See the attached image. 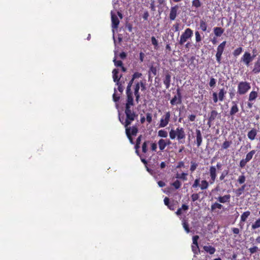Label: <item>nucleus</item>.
I'll return each mask as SVG.
<instances>
[{"instance_id": "38", "label": "nucleus", "mask_w": 260, "mask_h": 260, "mask_svg": "<svg viewBox=\"0 0 260 260\" xmlns=\"http://www.w3.org/2000/svg\"><path fill=\"white\" fill-rule=\"evenodd\" d=\"M243 48L241 47H239L236 49L233 52V55L235 56H239L242 52Z\"/></svg>"}, {"instance_id": "25", "label": "nucleus", "mask_w": 260, "mask_h": 260, "mask_svg": "<svg viewBox=\"0 0 260 260\" xmlns=\"http://www.w3.org/2000/svg\"><path fill=\"white\" fill-rule=\"evenodd\" d=\"M201 183L200 184V187L201 190H205L207 189L209 186L210 181L208 182L206 180H203L201 181Z\"/></svg>"}, {"instance_id": "54", "label": "nucleus", "mask_w": 260, "mask_h": 260, "mask_svg": "<svg viewBox=\"0 0 260 260\" xmlns=\"http://www.w3.org/2000/svg\"><path fill=\"white\" fill-rule=\"evenodd\" d=\"M125 27L127 28L128 31L130 32L133 31V25L130 23H127L125 25Z\"/></svg>"}, {"instance_id": "59", "label": "nucleus", "mask_w": 260, "mask_h": 260, "mask_svg": "<svg viewBox=\"0 0 260 260\" xmlns=\"http://www.w3.org/2000/svg\"><path fill=\"white\" fill-rule=\"evenodd\" d=\"M228 171H226V172H222L219 177V180L221 181L223 180L225 177V176L228 175Z\"/></svg>"}, {"instance_id": "32", "label": "nucleus", "mask_w": 260, "mask_h": 260, "mask_svg": "<svg viewBox=\"0 0 260 260\" xmlns=\"http://www.w3.org/2000/svg\"><path fill=\"white\" fill-rule=\"evenodd\" d=\"M200 27L203 31L207 30V24L205 21L201 20L200 22Z\"/></svg>"}, {"instance_id": "10", "label": "nucleus", "mask_w": 260, "mask_h": 260, "mask_svg": "<svg viewBox=\"0 0 260 260\" xmlns=\"http://www.w3.org/2000/svg\"><path fill=\"white\" fill-rule=\"evenodd\" d=\"M178 9L179 6L178 5H175L171 8L169 14V19L170 20L173 21L176 19L178 15Z\"/></svg>"}, {"instance_id": "62", "label": "nucleus", "mask_w": 260, "mask_h": 260, "mask_svg": "<svg viewBox=\"0 0 260 260\" xmlns=\"http://www.w3.org/2000/svg\"><path fill=\"white\" fill-rule=\"evenodd\" d=\"M179 26H180V24L179 23H176L173 25V29H174L175 31H179Z\"/></svg>"}, {"instance_id": "4", "label": "nucleus", "mask_w": 260, "mask_h": 260, "mask_svg": "<svg viewBox=\"0 0 260 260\" xmlns=\"http://www.w3.org/2000/svg\"><path fill=\"white\" fill-rule=\"evenodd\" d=\"M250 83L247 81H240L237 86V93L239 95H244L250 89Z\"/></svg>"}, {"instance_id": "63", "label": "nucleus", "mask_w": 260, "mask_h": 260, "mask_svg": "<svg viewBox=\"0 0 260 260\" xmlns=\"http://www.w3.org/2000/svg\"><path fill=\"white\" fill-rule=\"evenodd\" d=\"M157 149V144L155 143L151 144V149L153 151H156Z\"/></svg>"}, {"instance_id": "35", "label": "nucleus", "mask_w": 260, "mask_h": 260, "mask_svg": "<svg viewBox=\"0 0 260 260\" xmlns=\"http://www.w3.org/2000/svg\"><path fill=\"white\" fill-rule=\"evenodd\" d=\"M190 164H191V165H190V171L192 173L197 168V167L198 166V164L196 162L193 161H191L190 162Z\"/></svg>"}, {"instance_id": "57", "label": "nucleus", "mask_w": 260, "mask_h": 260, "mask_svg": "<svg viewBox=\"0 0 260 260\" xmlns=\"http://www.w3.org/2000/svg\"><path fill=\"white\" fill-rule=\"evenodd\" d=\"M140 88H141V89L142 91H144L146 89V86H145V83L144 82L141 81L140 82Z\"/></svg>"}, {"instance_id": "40", "label": "nucleus", "mask_w": 260, "mask_h": 260, "mask_svg": "<svg viewBox=\"0 0 260 260\" xmlns=\"http://www.w3.org/2000/svg\"><path fill=\"white\" fill-rule=\"evenodd\" d=\"M201 5L202 4L200 0H193L192 1V7H194L196 8H198L200 7Z\"/></svg>"}, {"instance_id": "44", "label": "nucleus", "mask_w": 260, "mask_h": 260, "mask_svg": "<svg viewBox=\"0 0 260 260\" xmlns=\"http://www.w3.org/2000/svg\"><path fill=\"white\" fill-rule=\"evenodd\" d=\"M216 83V81L215 79H214L213 77L211 78L210 80L209 83L210 87H214L215 86Z\"/></svg>"}, {"instance_id": "29", "label": "nucleus", "mask_w": 260, "mask_h": 260, "mask_svg": "<svg viewBox=\"0 0 260 260\" xmlns=\"http://www.w3.org/2000/svg\"><path fill=\"white\" fill-rule=\"evenodd\" d=\"M149 141H145L142 145V150L143 153L146 154L148 151V145L150 143Z\"/></svg>"}, {"instance_id": "27", "label": "nucleus", "mask_w": 260, "mask_h": 260, "mask_svg": "<svg viewBox=\"0 0 260 260\" xmlns=\"http://www.w3.org/2000/svg\"><path fill=\"white\" fill-rule=\"evenodd\" d=\"M188 175V174L186 173H177L176 174V177L177 178V179H181L183 181H186L187 180V176Z\"/></svg>"}, {"instance_id": "37", "label": "nucleus", "mask_w": 260, "mask_h": 260, "mask_svg": "<svg viewBox=\"0 0 260 260\" xmlns=\"http://www.w3.org/2000/svg\"><path fill=\"white\" fill-rule=\"evenodd\" d=\"M232 141H225L222 146H221V148L222 149H228L230 146V145L232 144Z\"/></svg>"}, {"instance_id": "45", "label": "nucleus", "mask_w": 260, "mask_h": 260, "mask_svg": "<svg viewBox=\"0 0 260 260\" xmlns=\"http://www.w3.org/2000/svg\"><path fill=\"white\" fill-rule=\"evenodd\" d=\"M245 180H246V178H245V176L242 175L239 177V178L238 179V182L240 184H243L245 182Z\"/></svg>"}, {"instance_id": "17", "label": "nucleus", "mask_w": 260, "mask_h": 260, "mask_svg": "<svg viewBox=\"0 0 260 260\" xmlns=\"http://www.w3.org/2000/svg\"><path fill=\"white\" fill-rule=\"evenodd\" d=\"M230 199H231V195L229 194L224 195L223 196H219L217 198V200L220 203H229L230 202Z\"/></svg>"}, {"instance_id": "51", "label": "nucleus", "mask_w": 260, "mask_h": 260, "mask_svg": "<svg viewBox=\"0 0 260 260\" xmlns=\"http://www.w3.org/2000/svg\"><path fill=\"white\" fill-rule=\"evenodd\" d=\"M152 44L155 46V48H157L158 47V42L154 37H151Z\"/></svg>"}, {"instance_id": "46", "label": "nucleus", "mask_w": 260, "mask_h": 260, "mask_svg": "<svg viewBox=\"0 0 260 260\" xmlns=\"http://www.w3.org/2000/svg\"><path fill=\"white\" fill-rule=\"evenodd\" d=\"M196 41L197 42H201L202 40L201 36L199 31H197L195 32Z\"/></svg>"}, {"instance_id": "19", "label": "nucleus", "mask_w": 260, "mask_h": 260, "mask_svg": "<svg viewBox=\"0 0 260 260\" xmlns=\"http://www.w3.org/2000/svg\"><path fill=\"white\" fill-rule=\"evenodd\" d=\"M257 130L255 128H252L248 132L247 137L250 140H254L257 135Z\"/></svg>"}, {"instance_id": "12", "label": "nucleus", "mask_w": 260, "mask_h": 260, "mask_svg": "<svg viewBox=\"0 0 260 260\" xmlns=\"http://www.w3.org/2000/svg\"><path fill=\"white\" fill-rule=\"evenodd\" d=\"M111 21H112V27L114 29H117L119 24V20L116 16V15L111 12Z\"/></svg>"}, {"instance_id": "18", "label": "nucleus", "mask_w": 260, "mask_h": 260, "mask_svg": "<svg viewBox=\"0 0 260 260\" xmlns=\"http://www.w3.org/2000/svg\"><path fill=\"white\" fill-rule=\"evenodd\" d=\"M196 141L197 145L199 147L201 146L202 142V137L201 131L199 129H197L196 131Z\"/></svg>"}, {"instance_id": "52", "label": "nucleus", "mask_w": 260, "mask_h": 260, "mask_svg": "<svg viewBox=\"0 0 260 260\" xmlns=\"http://www.w3.org/2000/svg\"><path fill=\"white\" fill-rule=\"evenodd\" d=\"M191 200L193 202H194L197 200H198L199 198V193H193L191 196Z\"/></svg>"}, {"instance_id": "9", "label": "nucleus", "mask_w": 260, "mask_h": 260, "mask_svg": "<svg viewBox=\"0 0 260 260\" xmlns=\"http://www.w3.org/2000/svg\"><path fill=\"white\" fill-rule=\"evenodd\" d=\"M209 175L210 177V184H212L215 182L217 177V170L216 167L213 166L210 167Z\"/></svg>"}, {"instance_id": "58", "label": "nucleus", "mask_w": 260, "mask_h": 260, "mask_svg": "<svg viewBox=\"0 0 260 260\" xmlns=\"http://www.w3.org/2000/svg\"><path fill=\"white\" fill-rule=\"evenodd\" d=\"M116 83V84L118 85V90H119V91L121 93L122 92L123 90V87L122 86L121 83L120 81H118V84L117 82Z\"/></svg>"}, {"instance_id": "7", "label": "nucleus", "mask_w": 260, "mask_h": 260, "mask_svg": "<svg viewBox=\"0 0 260 260\" xmlns=\"http://www.w3.org/2000/svg\"><path fill=\"white\" fill-rule=\"evenodd\" d=\"M226 43V41H224L220 43L217 47V52L216 53V59L219 64L221 63V56L224 50Z\"/></svg>"}, {"instance_id": "48", "label": "nucleus", "mask_w": 260, "mask_h": 260, "mask_svg": "<svg viewBox=\"0 0 260 260\" xmlns=\"http://www.w3.org/2000/svg\"><path fill=\"white\" fill-rule=\"evenodd\" d=\"M229 96L231 99H233L235 96V91L234 88L229 90Z\"/></svg>"}, {"instance_id": "13", "label": "nucleus", "mask_w": 260, "mask_h": 260, "mask_svg": "<svg viewBox=\"0 0 260 260\" xmlns=\"http://www.w3.org/2000/svg\"><path fill=\"white\" fill-rule=\"evenodd\" d=\"M171 76L170 73L167 72L163 78V83L165 85L166 88L168 89L171 84Z\"/></svg>"}, {"instance_id": "33", "label": "nucleus", "mask_w": 260, "mask_h": 260, "mask_svg": "<svg viewBox=\"0 0 260 260\" xmlns=\"http://www.w3.org/2000/svg\"><path fill=\"white\" fill-rule=\"evenodd\" d=\"M246 185L243 184L241 187L239 188L236 190V194L237 196H240L245 190Z\"/></svg>"}, {"instance_id": "11", "label": "nucleus", "mask_w": 260, "mask_h": 260, "mask_svg": "<svg viewBox=\"0 0 260 260\" xmlns=\"http://www.w3.org/2000/svg\"><path fill=\"white\" fill-rule=\"evenodd\" d=\"M181 93L179 88L177 89V95H175L171 100V104L172 105L180 104L181 102Z\"/></svg>"}, {"instance_id": "28", "label": "nucleus", "mask_w": 260, "mask_h": 260, "mask_svg": "<svg viewBox=\"0 0 260 260\" xmlns=\"http://www.w3.org/2000/svg\"><path fill=\"white\" fill-rule=\"evenodd\" d=\"M250 215V212L249 211H247L244 212L241 215V221L245 222Z\"/></svg>"}, {"instance_id": "26", "label": "nucleus", "mask_w": 260, "mask_h": 260, "mask_svg": "<svg viewBox=\"0 0 260 260\" xmlns=\"http://www.w3.org/2000/svg\"><path fill=\"white\" fill-rule=\"evenodd\" d=\"M158 145L159 146V150L160 151H164V150L167 146L166 143V140L162 139H160L158 142Z\"/></svg>"}, {"instance_id": "23", "label": "nucleus", "mask_w": 260, "mask_h": 260, "mask_svg": "<svg viewBox=\"0 0 260 260\" xmlns=\"http://www.w3.org/2000/svg\"><path fill=\"white\" fill-rule=\"evenodd\" d=\"M226 92L223 88L219 90L218 94L219 101L222 102L223 101H224L225 94H226Z\"/></svg>"}, {"instance_id": "50", "label": "nucleus", "mask_w": 260, "mask_h": 260, "mask_svg": "<svg viewBox=\"0 0 260 260\" xmlns=\"http://www.w3.org/2000/svg\"><path fill=\"white\" fill-rule=\"evenodd\" d=\"M150 72L154 75H156L157 74V69L156 68L151 66L150 68Z\"/></svg>"}, {"instance_id": "6", "label": "nucleus", "mask_w": 260, "mask_h": 260, "mask_svg": "<svg viewBox=\"0 0 260 260\" xmlns=\"http://www.w3.org/2000/svg\"><path fill=\"white\" fill-rule=\"evenodd\" d=\"M256 55H251L249 52L246 51L241 58V62H243L246 66L249 67Z\"/></svg>"}, {"instance_id": "47", "label": "nucleus", "mask_w": 260, "mask_h": 260, "mask_svg": "<svg viewBox=\"0 0 260 260\" xmlns=\"http://www.w3.org/2000/svg\"><path fill=\"white\" fill-rule=\"evenodd\" d=\"M113 62H114L115 66L117 67H122L123 65V63L121 60H116L115 58L114 59Z\"/></svg>"}, {"instance_id": "1", "label": "nucleus", "mask_w": 260, "mask_h": 260, "mask_svg": "<svg viewBox=\"0 0 260 260\" xmlns=\"http://www.w3.org/2000/svg\"><path fill=\"white\" fill-rule=\"evenodd\" d=\"M119 120L121 123L124 125L125 127V133L130 143L134 144L132 136L137 135L138 132V128L136 125L132 127H128L132 122L135 120L138 115H118Z\"/></svg>"}, {"instance_id": "20", "label": "nucleus", "mask_w": 260, "mask_h": 260, "mask_svg": "<svg viewBox=\"0 0 260 260\" xmlns=\"http://www.w3.org/2000/svg\"><path fill=\"white\" fill-rule=\"evenodd\" d=\"M118 70L116 69H114L112 71L113 81L115 82H117L118 83V81H120V79L122 76V75H120V76L119 77L118 75Z\"/></svg>"}, {"instance_id": "56", "label": "nucleus", "mask_w": 260, "mask_h": 260, "mask_svg": "<svg viewBox=\"0 0 260 260\" xmlns=\"http://www.w3.org/2000/svg\"><path fill=\"white\" fill-rule=\"evenodd\" d=\"M213 102L215 103H216L218 102V101L219 100L218 96L216 92L213 93Z\"/></svg>"}, {"instance_id": "2", "label": "nucleus", "mask_w": 260, "mask_h": 260, "mask_svg": "<svg viewBox=\"0 0 260 260\" xmlns=\"http://www.w3.org/2000/svg\"><path fill=\"white\" fill-rule=\"evenodd\" d=\"M134 80L132 78L128 83L126 87V102L125 104V114H132V108L134 106V100L133 98V92L131 90V86L134 82ZM133 114H135L133 113Z\"/></svg>"}, {"instance_id": "43", "label": "nucleus", "mask_w": 260, "mask_h": 260, "mask_svg": "<svg viewBox=\"0 0 260 260\" xmlns=\"http://www.w3.org/2000/svg\"><path fill=\"white\" fill-rule=\"evenodd\" d=\"M199 239V237L198 235H196L193 236L192 237V244L194 245H196V248H198V239Z\"/></svg>"}, {"instance_id": "8", "label": "nucleus", "mask_w": 260, "mask_h": 260, "mask_svg": "<svg viewBox=\"0 0 260 260\" xmlns=\"http://www.w3.org/2000/svg\"><path fill=\"white\" fill-rule=\"evenodd\" d=\"M256 150H252L248 152L246 155L245 158L242 159L240 161L239 166L241 168H243L245 167L246 165L249 162L253 157V156L255 153Z\"/></svg>"}, {"instance_id": "39", "label": "nucleus", "mask_w": 260, "mask_h": 260, "mask_svg": "<svg viewBox=\"0 0 260 260\" xmlns=\"http://www.w3.org/2000/svg\"><path fill=\"white\" fill-rule=\"evenodd\" d=\"M172 185L176 189H179L181 186V182L178 180H176V181H175L172 184Z\"/></svg>"}, {"instance_id": "30", "label": "nucleus", "mask_w": 260, "mask_h": 260, "mask_svg": "<svg viewBox=\"0 0 260 260\" xmlns=\"http://www.w3.org/2000/svg\"><path fill=\"white\" fill-rule=\"evenodd\" d=\"M182 225L187 233H189L190 232V229L189 228V224L187 220L185 219L182 220Z\"/></svg>"}, {"instance_id": "61", "label": "nucleus", "mask_w": 260, "mask_h": 260, "mask_svg": "<svg viewBox=\"0 0 260 260\" xmlns=\"http://www.w3.org/2000/svg\"><path fill=\"white\" fill-rule=\"evenodd\" d=\"M113 99L115 102H118L120 99V96L117 95L115 92L113 94Z\"/></svg>"}, {"instance_id": "64", "label": "nucleus", "mask_w": 260, "mask_h": 260, "mask_svg": "<svg viewBox=\"0 0 260 260\" xmlns=\"http://www.w3.org/2000/svg\"><path fill=\"white\" fill-rule=\"evenodd\" d=\"M184 167V162L183 161H180L178 162L176 168L179 169Z\"/></svg>"}, {"instance_id": "21", "label": "nucleus", "mask_w": 260, "mask_h": 260, "mask_svg": "<svg viewBox=\"0 0 260 260\" xmlns=\"http://www.w3.org/2000/svg\"><path fill=\"white\" fill-rule=\"evenodd\" d=\"M224 29L220 27H215L213 28V32L217 37H220L224 32Z\"/></svg>"}, {"instance_id": "60", "label": "nucleus", "mask_w": 260, "mask_h": 260, "mask_svg": "<svg viewBox=\"0 0 260 260\" xmlns=\"http://www.w3.org/2000/svg\"><path fill=\"white\" fill-rule=\"evenodd\" d=\"M168 207L171 210H174L176 208V205L174 203H171L169 206H168Z\"/></svg>"}, {"instance_id": "5", "label": "nucleus", "mask_w": 260, "mask_h": 260, "mask_svg": "<svg viewBox=\"0 0 260 260\" xmlns=\"http://www.w3.org/2000/svg\"><path fill=\"white\" fill-rule=\"evenodd\" d=\"M193 36V31L189 28H186L180 36L179 44L183 45L188 39Z\"/></svg>"}, {"instance_id": "24", "label": "nucleus", "mask_w": 260, "mask_h": 260, "mask_svg": "<svg viewBox=\"0 0 260 260\" xmlns=\"http://www.w3.org/2000/svg\"><path fill=\"white\" fill-rule=\"evenodd\" d=\"M203 249L206 252L210 253V254H214L216 251L215 248L211 246H204L203 247Z\"/></svg>"}, {"instance_id": "3", "label": "nucleus", "mask_w": 260, "mask_h": 260, "mask_svg": "<svg viewBox=\"0 0 260 260\" xmlns=\"http://www.w3.org/2000/svg\"><path fill=\"white\" fill-rule=\"evenodd\" d=\"M169 136L171 139H174L177 137V140L180 143H184L182 140H184L185 138V133L184 130L182 127H177L176 130L171 129L169 132Z\"/></svg>"}, {"instance_id": "15", "label": "nucleus", "mask_w": 260, "mask_h": 260, "mask_svg": "<svg viewBox=\"0 0 260 260\" xmlns=\"http://www.w3.org/2000/svg\"><path fill=\"white\" fill-rule=\"evenodd\" d=\"M170 118V115H165V116H163L160 120L159 127H165L168 124Z\"/></svg>"}, {"instance_id": "14", "label": "nucleus", "mask_w": 260, "mask_h": 260, "mask_svg": "<svg viewBox=\"0 0 260 260\" xmlns=\"http://www.w3.org/2000/svg\"><path fill=\"white\" fill-rule=\"evenodd\" d=\"M252 72L254 74H257L260 73V57H258L254 62Z\"/></svg>"}, {"instance_id": "22", "label": "nucleus", "mask_w": 260, "mask_h": 260, "mask_svg": "<svg viewBox=\"0 0 260 260\" xmlns=\"http://www.w3.org/2000/svg\"><path fill=\"white\" fill-rule=\"evenodd\" d=\"M258 96V92L256 91L252 90L251 91L249 94L248 101L249 102H253L255 100V99Z\"/></svg>"}, {"instance_id": "55", "label": "nucleus", "mask_w": 260, "mask_h": 260, "mask_svg": "<svg viewBox=\"0 0 260 260\" xmlns=\"http://www.w3.org/2000/svg\"><path fill=\"white\" fill-rule=\"evenodd\" d=\"M258 250V248L256 246H253L249 249V251L251 254L255 253Z\"/></svg>"}, {"instance_id": "34", "label": "nucleus", "mask_w": 260, "mask_h": 260, "mask_svg": "<svg viewBox=\"0 0 260 260\" xmlns=\"http://www.w3.org/2000/svg\"><path fill=\"white\" fill-rule=\"evenodd\" d=\"M259 228H260V217L256 219L251 226L252 230H255Z\"/></svg>"}, {"instance_id": "53", "label": "nucleus", "mask_w": 260, "mask_h": 260, "mask_svg": "<svg viewBox=\"0 0 260 260\" xmlns=\"http://www.w3.org/2000/svg\"><path fill=\"white\" fill-rule=\"evenodd\" d=\"M191 248L193 252L196 254H198V252H200L199 247L196 248V245H192Z\"/></svg>"}, {"instance_id": "49", "label": "nucleus", "mask_w": 260, "mask_h": 260, "mask_svg": "<svg viewBox=\"0 0 260 260\" xmlns=\"http://www.w3.org/2000/svg\"><path fill=\"white\" fill-rule=\"evenodd\" d=\"M142 76V73L137 72L134 73V74L133 75L132 79H133V80H135V79L141 77Z\"/></svg>"}, {"instance_id": "31", "label": "nucleus", "mask_w": 260, "mask_h": 260, "mask_svg": "<svg viewBox=\"0 0 260 260\" xmlns=\"http://www.w3.org/2000/svg\"><path fill=\"white\" fill-rule=\"evenodd\" d=\"M233 106L231 108L230 114H235L238 111V108L237 104L235 102H232Z\"/></svg>"}, {"instance_id": "41", "label": "nucleus", "mask_w": 260, "mask_h": 260, "mask_svg": "<svg viewBox=\"0 0 260 260\" xmlns=\"http://www.w3.org/2000/svg\"><path fill=\"white\" fill-rule=\"evenodd\" d=\"M158 136L162 138H166L168 136V133L165 130H159L158 132Z\"/></svg>"}, {"instance_id": "36", "label": "nucleus", "mask_w": 260, "mask_h": 260, "mask_svg": "<svg viewBox=\"0 0 260 260\" xmlns=\"http://www.w3.org/2000/svg\"><path fill=\"white\" fill-rule=\"evenodd\" d=\"M222 208V205L218 203H215L213 204L211 206V208L212 210H214L216 209H221Z\"/></svg>"}, {"instance_id": "42", "label": "nucleus", "mask_w": 260, "mask_h": 260, "mask_svg": "<svg viewBox=\"0 0 260 260\" xmlns=\"http://www.w3.org/2000/svg\"><path fill=\"white\" fill-rule=\"evenodd\" d=\"M200 179L199 178H196L194 180V181L192 185V188H197V187H200Z\"/></svg>"}, {"instance_id": "16", "label": "nucleus", "mask_w": 260, "mask_h": 260, "mask_svg": "<svg viewBox=\"0 0 260 260\" xmlns=\"http://www.w3.org/2000/svg\"><path fill=\"white\" fill-rule=\"evenodd\" d=\"M140 90V83L137 82L134 87V94L136 97V101L137 103L139 102L140 98V94L139 93Z\"/></svg>"}]
</instances>
